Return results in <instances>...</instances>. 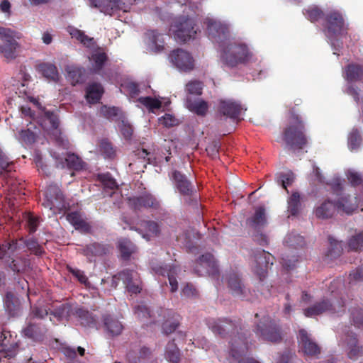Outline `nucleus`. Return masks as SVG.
<instances>
[{"label": "nucleus", "instance_id": "f257e3e1", "mask_svg": "<svg viewBox=\"0 0 363 363\" xmlns=\"http://www.w3.org/2000/svg\"><path fill=\"white\" fill-rule=\"evenodd\" d=\"M207 325L214 334L221 337H231L229 353L232 357L238 358L248 350V340L242 332L240 322L226 318H209Z\"/></svg>", "mask_w": 363, "mask_h": 363}, {"label": "nucleus", "instance_id": "f03ea898", "mask_svg": "<svg viewBox=\"0 0 363 363\" xmlns=\"http://www.w3.org/2000/svg\"><path fill=\"white\" fill-rule=\"evenodd\" d=\"M344 287V281L342 278L334 279L329 286L330 294L328 297L316 302L311 306L303 309L306 317L311 318L321 315L323 313L340 315L344 313L345 301L342 297L341 290Z\"/></svg>", "mask_w": 363, "mask_h": 363}, {"label": "nucleus", "instance_id": "7ed1b4c3", "mask_svg": "<svg viewBox=\"0 0 363 363\" xmlns=\"http://www.w3.org/2000/svg\"><path fill=\"white\" fill-rule=\"evenodd\" d=\"M289 123L283 128L281 138L286 147L295 152L303 149L308 144L305 123L303 118L298 115L295 106L289 111Z\"/></svg>", "mask_w": 363, "mask_h": 363}, {"label": "nucleus", "instance_id": "20e7f679", "mask_svg": "<svg viewBox=\"0 0 363 363\" xmlns=\"http://www.w3.org/2000/svg\"><path fill=\"white\" fill-rule=\"evenodd\" d=\"M274 257L265 250H258L254 253V262L252 266L253 272L258 277L260 283L257 286L261 294L268 296L271 294L272 285L263 283L267 277L268 269L274 263Z\"/></svg>", "mask_w": 363, "mask_h": 363}, {"label": "nucleus", "instance_id": "39448f33", "mask_svg": "<svg viewBox=\"0 0 363 363\" xmlns=\"http://www.w3.org/2000/svg\"><path fill=\"white\" fill-rule=\"evenodd\" d=\"M251 56L252 54L245 44L233 42L223 46L220 58L225 65L234 67L240 64H246Z\"/></svg>", "mask_w": 363, "mask_h": 363}, {"label": "nucleus", "instance_id": "423d86ee", "mask_svg": "<svg viewBox=\"0 0 363 363\" xmlns=\"http://www.w3.org/2000/svg\"><path fill=\"white\" fill-rule=\"evenodd\" d=\"M323 31L330 40L347 34L348 24L343 15L338 11H330L325 13L322 23Z\"/></svg>", "mask_w": 363, "mask_h": 363}, {"label": "nucleus", "instance_id": "0eeeda50", "mask_svg": "<svg viewBox=\"0 0 363 363\" xmlns=\"http://www.w3.org/2000/svg\"><path fill=\"white\" fill-rule=\"evenodd\" d=\"M253 331L259 339L272 343H279L283 339L281 327L269 315L257 323Z\"/></svg>", "mask_w": 363, "mask_h": 363}, {"label": "nucleus", "instance_id": "6e6552de", "mask_svg": "<svg viewBox=\"0 0 363 363\" xmlns=\"http://www.w3.org/2000/svg\"><path fill=\"white\" fill-rule=\"evenodd\" d=\"M30 101L43 112V118L39 121L40 125L50 135L58 145H62L64 140L61 130L59 128V118L52 111H47L43 107L38 99L30 97Z\"/></svg>", "mask_w": 363, "mask_h": 363}, {"label": "nucleus", "instance_id": "1a4fd4ad", "mask_svg": "<svg viewBox=\"0 0 363 363\" xmlns=\"http://www.w3.org/2000/svg\"><path fill=\"white\" fill-rule=\"evenodd\" d=\"M344 201L347 202L346 199L337 201V203H333L330 200H325L315 209V215L318 218L328 219L333 217L336 211L340 213H345L347 215L352 214L357 208L355 203H350L346 206Z\"/></svg>", "mask_w": 363, "mask_h": 363}, {"label": "nucleus", "instance_id": "9d476101", "mask_svg": "<svg viewBox=\"0 0 363 363\" xmlns=\"http://www.w3.org/2000/svg\"><path fill=\"white\" fill-rule=\"evenodd\" d=\"M42 204L53 214L60 213L67 208L65 196L60 188L55 184H51L47 187Z\"/></svg>", "mask_w": 363, "mask_h": 363}, {"label": "nucleus", "instance_id": "9b49d317", "mask_svg": "<svg viewBox=\"0 0 363 363\" xmlns=\"http://www.w3.org/2000/svg\"><path fill=\"white\" fill-rule=\"evenodd\" d=\"M193 271L198 276L208 274L212 279L219 281L220 277L218 261L209 252L201 255L194 263Z\"/></svg>", "mask_w": 363, "mask_h": 363}, {"label": "nucleus", "instance_id": "f8f14e48", "mask_svg": "<svg viewBox=\"0 0 363 363\" xmlns=\"http://www.w3.org/2000/svg\"><path fill=\"white\" fill-rule=\"evenodd\" d=\"M194 26L193 19L188 16H180L174 20L171 28L175 39L179 42L185 43L194 38L196 34Z\"/></svg>", "mask_w": 363, "mask_h": 363}, {"label": "nucleus", "instance_id": "ddd939ff", "mask_svg": "<svg viewBox=\"0 0 363 363\" xmlns=\"http://www.w3.org/2000/svg\"><path fill=\"white\" fill-rule=\"evenodd\" d=\"M0 176L6 179V184L8 186L9 190L13 194L16 191L21 192L23 189V184L11 178V172L13 170V162L10 161L9 158L3 152L0 148Z\"/></svg>", "mask_w": 363, "mask_h": 363}, {"label": "nucleus", "instance_id": "4468645a", "mask_svg": "<svg viewBox=\"0 0 363 363\" xmlns=\"http://www.w3.org/2000/svg\"><path fill=\"white\" fill-rule=\"evenodd\" d=\"M227 287L230 294L242 300L252 301L250 291L247 289L240 275L235 272L225 275Z\"/></svg>", "mask_w": 363, "mask_h": 363}, {"label": "nucleus", "instance_id": "2eb2a0df", "mask_svg": "<svg viewBox=\"0 0 363 363\" xmlns=\"http://www.w3.org/2000/svg\"><path fill=\"white\" fill-rule=\"evenodd\" d=\"M0 40L3 43L0 45V54L6 59L16 58L18 43L15 39L14 32L10 28L0 27Z\"/></svg>", "mask_w": 363, "mask_h": 363}, {"label": "nucleus", "instance_id": "dca6fc26", "mask_svg": "<svg viewBox=\"0 0 363 363\" xmlns=\"http://www.w3.org/2000/svg\"><path fill=\"white\" fill-rule=\"evenodd\" d=\"M207 31L209 38L219 43L222 47L225 45V40L230 36L229 27L225 23L213 19L207 21Z\"/></svg>", "mask_w": 363, "mask_h": 363}, {"label": "nucleus", "instance_id": "f3484780", "mask_svg": "<svg viewBox=\"0 0 363 363\" xmlns=\"http://www.w3.org/2000/svg\"><path fill=\"white\" fill-rule=\"evenodd\" d=\"M20 248L16 240H11L10 242H4L0 244V259L5 262L9 267L15 272L21 270V267L17 264L14 257V252Z\"/></svg>", "mask_w": 363, "mask_h": 363}, {"label": "nucleus", "instance_id": "a211bd4d", "mask_svg": "<svg viewBox=\"0 0 363 363\" xmlns=\"http://www.w3.org/2000/svg\"><path fill=\"white\" fill-rule=\"evenodd\" d=\"M201 238V235L197 228H186L177 239L184 245L188 252L196 255L201 249L199 244Z\"/></svg>", "mask_w": 363, "mask_h": 363}, {"label": "nucleus", "instance_id": "6ab92c4d", "mask_svg": "<svg viewBox=\"0 0 363 363\" xmlns=\"http://www.w3.org/2000/svg\"><path fill=\"white\" fill-rule=\"evenodd\" d=\"M42 221V218L31 213H22L21 216H16V218L3 216L0 218V226L4 225H14L18 223L20 227H38Z\"/></svg>", "mask_w": 363, "mask_h": 363}, {"label": "nucleus", "instance_id": "aec40b11", "mask_svg": "<svg viewBox=\"0 0 363 363\" xmlns=\"http://www.w3.org/2000/svg\"><path fill=\"white\" fill-rule=\"evenodd\" d=\"M172 179L176 189L183 196L191 199V201L196 202V191L192 183L187 179L186 175L179 171L174 170L172 172Z\"/></svg>", "mask_w": 363, "mask_h": 363}, {"label": "nucleus", "instance_id": "412c9836", "mask_svg": "<svg viewBox=\"0 0 363 363\" xmlns=\"http://www.w3.org/2000/svg\"><path fill=\"white\" fill-rule=\"evenodd\" d=\"M151 269L155 272V274L162 276H167L169 279V285L171 286V291L174 292L178 289V282L177 280V275L179 269L177 266L174 264H155L152 263Z\"/></svg>", "mask_w": 363, "mask_h": 363}, {"label": "nucleus", "instance_id": "4be33fe9", "mask_svg": "<svg viewBox=\"0 0 363 363\" xmlns=\"http://www.w3.org/2000/svg\"><path fill=\"white\" fill-rule=\"evenodd\" d=\"M136 277V272L126 269L113 276V279L121 280L130 293L136 294L140 293L142 290L141 282Z\"/></svg>", "mask_w": 363, "mask_h": 363}, {"label": "nucleus", "instance_id": "5701e85b", "mask_svg": "<svg viewBox=\"0 0 363 363\" xmlns=\"http://www.w3.org/2000/svg\"><path fill=\"white\" fill-rule=\"evenodd\" d=\"M298 342L303 352L311 357H317L320 354V346L311 337L304 329H301L298 334Z\"/></svg>", "mask_w": 363, "mask_h": 363}, {"label": "nucleus", "instance_id": "b1692460", "mask_svg": "<svg viewBox=\"0 0 363 363\" xmlns=\"http://www.w3.org/2000/svg\"><path fill=\"white\" fill-rule=\"evenodd\" d=\"M172 63L179 69L189 72L194 67V60L191 54L182 49H177L170 54Z\"/></svg>", "mask_w": 363, "mask_h": 363}, {"label": "nucleus", "instance_id": "393cba45", "mask_svg": "<svg viewBox=\"0 0 363 363\" xmlns=\"http://www.w3.org/2000/svg\"><path fill=\"white\" fill-rule=\"evenodd\" d=\"M89 2L91 7L97 8L107 15H112L120 10L125 11V4L121 0H89Z\"/></svg>", "mask_w": 363, "mask_h": 363}, {"label": "nucleus", "instance_id": "a878e982", "mask_svg": "<svg viewBox=\"0 0 363 363\" xmlns=\"http://www.w3.org/2000/svg\"><path fill=\"white\" fill-rule=\"evenodd\" d=\"M26 337L34 340H40L48 332L47 325L43 321L29 320L27 326L23 330Z\"/></svg>", "mask_w": 363, "mask_h": 363}, {"label": "nucleus", "instance_id": "bb28decb", "mask_svg": "<svg viewBox=\"0 0 363 363\" xmlns=\"http://www.w3.org/2000/svg\"><path fill=\"white\" fill-rule=\"evenodd\" d=\"M129 201L135 210H140L143 208L157 209L160 206V203L157 199L149 193L130 198Z\"/></svg>", "mask_w": 363, "mask_h": 363}, {"label": "nucleus", "instance_id": "cd10ccee", "mask_svg": "<svg viewBox=\"0 0 363 363\" xmlns=\"http://www.w3.org/2000/svg\"><path fill=\"white\" fill-rule=\"evenodd\" d=\"M161 314L167 318L162 325V333L165 335H169L174 333L180 325V315L169 309H160Z\"/></svg>", "mask_w": 363, "mask_h": 363}, {"label": "nucleus", "instance_id": "c85d7f7f", "mask_svg": "<svg viewBox=\"0 0 363 363\" xmlns=\"http://www.w3.org/2000/svg\"><path fill=\"white\" fill-rule=\"evenodd\" d=\"M72 318L84 327L94 328L96 325L95 316L82 306L73 307Z\"/></svg>", "mask_w": 363, "mask_h": 363}, {"label": "nucleus", "instance_id": "c756f323", "mask_svg": "<svg viewBox=\"0 0 363 363\" xmlns=\"http://www.w3.org/2000/svg\"><path fill=\"white\" fill-rule=\"evenodd\" d=\"M241 105L231 100H221L219 104V112L233 119L239 118L242 111Z\"/></svg>", "mask_w": 363, "mask_h": 363}, {"label": "nucleus", "instance_id": "7c9ffc66", "mask_svg": "<svg viewBox=\"0 0 363 363\" xmlns=\"http://www.w3.org/2000/svg\"><path fill=\"white\" fill-rule=\"evenodd\" d=\"M268 224V216L264 206L255 208L253 215L246 220V225L249 227H264Z\"/></svg>", "mask_w": 363, "mask_h": 363}, {"label": "nucleus", "instance_id": "2f4dec72", "mask_svg": "<svg viewBox=\"0 0 363 363\" xmlns=\"http://www.w3.org/2000/svg\"><path fill=\"white\" fill-rule=\"evenodd\" d=\"M89 59L91 65L92 72L102 74V69L108 60L107 54L101 50H96L91 53Z\"/></svg>", "mask_w": 363, "mask_h": 363}, {"label": "nucleus", "instance_id": "473e14b6", "mask_svg": "<svg viewBox=\"0 0 363 363\" xmlns=\"http://www.w3.org/2000/svg\"><path fill=\"white\" fill-rule=\"evenodd\" d=\"M111 246L102 243L94 242L87 245L83 249V254L90 260L93 257H101L110 252Z\"/></svg>", "mask_w": 363, "mask_h": 363}, {"label": "nucleus", "instance_id": "72a5a7b5", "mask_svg": "<svg viewBox=\"0 0 363 363\" xmlns=\"http://www.w3.org/2000/svg\"><path fill=\"white\" fill-rule=\"evenodd\" d=\"M6 311L11 317H16L21 314V306L20 300L12 292H7L4 298Z\"/></svg>", "mask_w": 363, "mask_h": 363}, {"label": "nucleus", "instance_id": "f704fd0d", "mask_svg": "<svg viewBox=\"0 0 363 363\" xmlns=\"http://www.w3.org/2000/svg\"><path fill=\"white\" fill-rule=\"evenodd\" d=\"M102 321L105 330L111 336H118L123 330V325L121 322H120L118 318L111 315H103Z\"/></svg>", "mask_w": 363, "mask_h": 363}, {"label": "nucleus", "instance_id": "c9c22d12", "mask_svg": "<svg viewBox=\"0 0 363 363\" xmlns=\"http://www.w3.org/2000/svg\"><path fill=\"white\" fill-rule=\"evenodd\" d=\"M186 106L191 112L199 116H205L208 110V103L201 99H193L188 96L186 99Z\"/></svg>", "mask_w": 363, "mask_h": 363}, {"label": "nucleus", "instance_id": "e433bc0d", "mask_svg": "<svg viewBox=\"0 0 363 363\" xmlns=\"http://www.w3.org/2000/svg\"><path fill=\"white\" fill-rule=\"evenodd\" d=\"M345 341L348 347L347 355L350 359H356L363 355V347L357 346V338L355 334H347Z\"/></svg>", "mask_w": 363, "mask_h": 363}, {"label": "nucleus", "instance_id": "4c0bfd02", "mask_svg": "<svg viewBox=\"0 0 363 363\" xmlns=\"http://www.w3.org/2000/svg\"><path fill=\"white\" fill-rule=\"evenodd\" d=\"M103 94L104 88L99 83L94 82L86 88V99L89 104H97Z\"/></svg>", "mask_w": 363, "mask_h": 363}, {"label": "nucleus", "instance_id": "58836bf2", "mask_svg": "<svg viewBox=\"0 0 363 363\" xmlns=\"http://www.w3.org/2000/svg\"><path fill=\"white\" fill-rule=\"evenodd\" d=\"M73 307L67 303L62 304L50 312L57 322L69 321L72 318Z\"/></svg>", "mask_w": 363, "mask_h": 363}, {"label": "nucleus", "instance_id": "ea45409f", "mask_svg": "<svg viewBox=\"0 0 363 363\" xmlns=\"http://www.w3.org/2000/svg\"><path fill=\"white\" fill-rule=\"evenodd\" d=\"M164 357L170 363H179L181 352L175 343V340L169 341L165 347Z\"/></svg>", "mask_w": 363, "mask_h": 363}, {"label": "nucleus", "instance_id": "a19ab883", "mask_svg": "<svg viewBox=\"0 0 363 363\" xmlns=\"http://www.w3.org/2000/svg\"><path fill=\"white\" fill-rule=\"evenodd\" d=\"M65 70L67 74V78L70 80L72 85L82 83L84 81L85 69L74 65L67 66Z\"/></svg>", "mask_w": 363, "mask_h": 363}, {"label": "nucleus", "instance_id": "79ce46f5", "mask_svg": "<svg viewBox=\"0 0 363 363\" xmlns=\"http://www.w3.org/2000/svg\"><path fill=\"white\" fill-rule=\"evenodd\" d=\"M345 79L349 82H354L362 80V66L357 64L348 65L345 67Z\"/></svg>", "mask_w": 363, "mask_h": 363}, {"label": "nucleus", "instance_id": "37998d69", "mask_svg": "<svg viewBox=\"0 0 363 363\" xmlns=\"http://www.w3.org/2000/svg\"><path fill=\"white\" fill-rule=\"evenodd\" d=\"M328 240L330 246L325 254V258L332 260L339 257L342 255L343 251L342 243L331 236L328 237Z\"/></svg>", "mask_w": 363, "mask_h": 363}, {"label": "nucleus", "instance_id": "c03bdc74", "mask_svg": "<svg viewBox=\"0 0 363 363\" xmlns=\"http://www.w3.org/2000/svg\"><path fill=\"white\" fill-rule=\"evenodd\" d=\"M37 69L43 75V77L50 80L57 82L59 79L57 68L53 64L45 62L41 63L38 66Z\"/></svg>", "mask_w": 363, "mask_h": 363}, {"label": "nucleus", "instance_id": "a18cd8bd", "mask_svg": "<svg viewBox=\"0 0 363 363\" xmlns=\"http://www.w3.org/2000/svg\"><path fill=\"white\" fill-rule=\"evenodd\" d=\"M66 218L74 227H90L86 216L81 212L73 211L69 213Z\"/></svg>", "mask_w": 363, "mask_h": 363}, {"label": "nucleus", "instance_id": "49530a36", "mask_svg": "<svg viewBox=\"0 0 363 363\" xmlns=\"http://www.w3.org/2000/svg\"><path fill=\"white\" fill-rule=\"evenodd\" d=\"M118 247L121 252V257L125 260L129 259L135 250V247L133 242L127 239L120 240L118 241Z\"/></svg>", "mask_w": 363, "mask_h": 363}, {"label": "nucleus", "instance_id": "de8ad7c7", "mask_svg": "<svg viewBox=\"0 0 363 363\" xmlns=\"http://www.w3.org/2000/svg\"><path fill=\"white\" fill-rule=\"evenodd\" d=\"M67 31L72 38H76L84 45L89 47L93 43V38L86 35L84 31L73 26H69Z\"/></svg>", "mask_w": 363, "mask_h": 363}, {"label": "nucleus", "instance_id": "09e8293b", "mask_svg": "<svg viewBox=\"0 0 363 363\" xmlns=\"http://www.w3.org/2000/svg\"><path fill=\"white\" fill-rule=\"evenodd\" d=\"M67 167L69 169L82 170L84 167V162L74 153H67L65 157Z\"/></svg>", "mask_w": 363, "mask_h": 363}, {"label": "nucleus", "instance_id": "8fccbe9b", "mask_svg": "<svg viewBox=\"0 0 363 363\" xmlns=\"http://www.w3.org/2000/svg\"><path fill=\"white\" fill-rule=\"evenodd\" d=\"M303 15L311 22L314 23L318 21L319 19L324 18L323 11L316 6H311L303 11Z\"/></svg>", "mask_w": 363, "mask_h": 363}, {"label": "nucleus", "instance_id": "3c124183", "mask_svg": "<svg viewBox=\"0 0 363 363\" xmlns=\"http://www.w3.org/2000/svg\"><path fill=\"white\" fill-rule=\"evenodd\" d=\"M284 244L289 247L298 248L303 247L306 245L304 238L300 235L289 234L287 235L284 241Z\"/></svg>", "mask_w": 363, "mask_h": 363}, {"label": "nucleus", "instance_id": "603ef678", "mask_svg": "<svg viewBox=\"0 0 363 363\" xmlns=\"http://www.w3.org/2000/svg\"><path fill=\"white\" fill-rule=\"evenodd\" d=\"M300 195L298 192H294L288 200V212L291 216H296L300 210Z\"/></svg>", "mask_w": 363, "mask_h": 363}, {"label": "nucleus", "instance_id": "864d4df0", "mask_svg": "<svg viewBox=\"0 0 363 363\" xmlns=\"http://www.w3.org/2000/svg\"><path fill=\"white\" fill-rule=\"evenodd\" d=\"M99 150L106 158L112 159L116 156V150L112 143L106 139L100 142Z\"/></svg>", "mask_w": 363, "mask_h": 363}, {"label": "nucleus", "instance_id": "5fc2aeb1", "mask_svg": "<svg viewBox=\"0 0 363 363\" xmlns=\"http://www.w3.org/2000/svg\"><path fill=\"white\" fill-rule=\"evenodd\" d=\"M362 143V136L358 129L354 128L348 136V147L350 150L357 149Z\"/></svg>", "mask_w": 363, "mask_h": 363}, {"label": "nucleus", "instance_id": "6e6d98bb", "mask_svg": "<svg viewBox=\"0 0 363 363\" xmlns=\"http://www.w3.org/2000/svg\"><path fill=\"white\" fill-rule=\"evenodd\" d=\"M203 84L199 80H192L186 85V91L189 94L200 96L202 94Z\"/></svg>", "mask_w": 363, "mask_h": 363}, {"label": "nucleus", "instance_id": "4d7b16f0", "mask_svg": "<svg viewBox=\"0 0 363 363\" xmlns=\"http://www.w3.org/2000/svg\"><path fill=\"white\" fill-rule=\"evenodd\" d=\"M138 101L140 104L152 111L154 109H159L162 106V103L160 100L151 96L140 97Z\"/></svg>", "mask_w": 363, "mask_h": 363}, {"label": "nucleus", "instance_id": "13d9d810", "mask_svg": "<svg viewBox=\"0 0 363 363\" xmlns=\"http://www.w3.org/2000/svg\"><path fill=\"white\" fill-rule=\"evenodd\" d=\"M348 247L350 250L360 251L363 248V233L352 236L348 242Z\"/></svg>", "mask_w": 363, "mask_h": 363}, {"label": "nucleus", "instance_id": "bf43d9fd", "mask_svg": "<svg viewBox=\"0 0 363 363\" xmlns=\"http://www.w3.org/2000/svg\"><path fill=\"white\" fill-rule=\"evenodd\" d=\"M99 178L105 189H109L113 191L118 188L116 181L110 174H101L99 176Z\"/></svg>", "mask_w": 363, "mask_h": 363}, {"label": "nucleus", "instance_id": "052dcab7", "mask_svg": "<svg viewBox=\"0 0 363 363\" xmlns=\"http://www.w3.org/2000/svg\"><path fill=\"white\" fill-rule=\"evenodd\" d=\"M49 314L46 308L38 306H32L30 313V320L42 321V320Z\"/></svg>", "mask_w": 363, "mask_h": 363}, {"label": "nucleus", "instance_id": "680f3d73", "mask_svg": "<svg viewBox=\"0 0 363 363\" xmlns=\"http://www.w3.org/2000/svg\"><path fill=\"white\" fill-rule=\"evenodd\" d=\"M281 256V263L284 269L291 270L296 267V263L298 262L297 256L288 254H282Z\"/></svg>", "mask_w": 363, "mask_h": 363}, {"label": "nucleus", "instance_id": "e2e57ef3", "mask_svg": "<svg viewBox=\"0 0 363 363\" xmlns=\"http://www.w3.org/2000/svg\"><path fill=\"white\" fill-rule=\"evenodd\" d=\"M147 37L151 42L152 45H154L158 51H160L163 49L164 43L163 40H160V38H161V35L156 30H149L146 33Z\"/></svg>", "mask_w": 363, "mask_h": 363}, {"label": "nucleus", "instance_id": "0e129e2a", "mask_svg": "<svg viewBox=\"0 0 363 363\" xmlns=\"http://www.w3.org/2000/svg\"><path fill=\"white\" fill-rule=\"evenodd\" d=\"M135 314L140 320H144L152 317L149 308L144 305H138L135 307Z\"/></svg>", "mask_w": 363, "mask_h": 363}, {"label": "nucleus", "instance_id": "69168bd1", "mask_svg": "<svg viewBox=\"0 0 363 363\" xmlns=\"http://www.w3.org/2000/svg\"><path fill=\"white\" fill-rule=\"evenodd\" d=\"M143 238L146 240H150L152 238L157 237L160 234V228H135Z\"/></svg>", "mask_w": 363, "mask_h": 363}, {"label": "nucleus", "instance_id": "338daca9", "mask_svg": "<svg viewBox=\"0 0 363 363\" xmlns=\"http://www.w3.org/2000/svg\"><path fill=\"white\" fill-rule=\"evenodd\" d=\"M118 108L116 107H108L106 106H103L101 107L100 113L108 119H112L113 117L118 116Z\"/></svg>", "mask_w": 363, "mask_h": 363}, {"label": "nucleus", "instance_id": "774afa93", "mask_svg": "<svg viewBox=\"0 0 363 363\" xmlns=\"http://www.w3.org/2000/svg\"><path fill=\"white\" fill-rule=\"evenodd\" d=\"M352 318L354 324L358 328L363 326V310L362 309H354L352 313Z\"/></svg>", "mask_w": 363, "mask_h": 363}]
</instances>
